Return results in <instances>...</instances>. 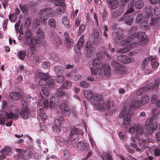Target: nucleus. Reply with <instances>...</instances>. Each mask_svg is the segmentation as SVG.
<instances>
[{
    "instance_id": "1",
    "label": "nucleus",
    "mask_w": 160,
    "mask_h": 160,
    "mask_svg": "<svg viewBox=\"0 0 160 160\" xmlns=\"http://www.w3.org/2000/svg\"><path fill=\"white\" fill-rule=\"evenodd\" d=\"M95 99H93L92 104L95 106L97 109L101 111H104L105 108L108 109L110 107V103L108 101L103 102V97L100 94H95L93 96Z\"/></svg>"
},
{
    "instance_id": "2",
    "label": "nucleus",
    "mask_w": 160,
    "mask_h": 160,
    "mask_svg": "<svg viewBox=\"0 0 160 160\" xmlns=\"http://www.w3.org/2000/svg\"><path fill=\"white\" fill-rule=\"evenodd\" d=\"M155 111H156V110L154 109H152V112L153 114V116L148 118L145 122V125L148 126V132L150 134H152L154 131L157 129L158 127V123L153 121L157 118V115H155Z\"/></svg>"
},
{
    "instance_id": "3",
    "label": "nucleus",
    "mask_w": 160,
    "mask_h": 160,
    "mask_svg": "<svg viewBox=\"0 0 160 160\" xmlns=\"http://www.w3.org/2000/svg\"><path fill=\"white\" fill-rule=\"evenodd\" d=\"M124 108L123 109H122L121 113L119 116L120 118L123 119V126L125 128H127L129 125L131 115L129 111L126 110Z\"/></svg>"
},
{
    "instance_id": "4",
    "label": "nucleus",
    "mask_w": 160,
    "mask_h": 160,
    "mask_svg": "<svg viewBox=\"0 0 160 160\" xmlns=\"http://www.w3.org/2000/svg\"><path fill=\"white\" fill-rule=\"evenodd\" d=\"M15 151L17 153L14 155V158L16 160H25L30 157L29 154H27V151L24 149L16 148Z\"/></svg>"
},
{
    "instance_id": "5",
    "label": "nucleus",
    "mask_w": 160,
    "mask_h": 160,
    "mask_svg": "<svg viewBox=\"0 0 160 160\" xmlns=\"http://www.w3.org/2000/svg\"><path fill=\"white\" fill-rule=\"evenodd\" d=\"M152 10V8L149 7L147 8L146 10L145 11V13L147 14V18L148 20L149 21V24L151 26L154 25L157 21L158 17L153 15Z\"/></svg>"
},
{
    "instance_id": "6",
    "label": "nucleus",
    "mask_w": 160,
    "mask_h": 160,
    "mask_svg": "<svg viewBox=\"0 0 160 160\" xmlns=\"http://www.w3.org/2000/svg\"><path fill=\"white\" fill-rule=\"evenodd\" d=\"M37 78H40L39 84L40 86H44L46 85L47 80L50 78V76L48 74L37 72L36 73Z\"/></svg>"
},
{
    "instance_id": "7",
    "label": "nucleus",
    "mask_w": 160,
    "mask_h": 160,
    "mask_svg": "<svg viewBox=\"0 0 160 160\" xmlns=\"http://www.w3.org/2000/svg\"><path fill=\"white\" fill-rule=\"evenodd\" d=\"M51 8L47 7L41 10L40 12V20L44 25L47 23V20L48 18V12L50 11Z\"/></svg>"
},
{
    "instance_id": "8",
    "label": "nucleus",
    "mask_w": 160,
    "mask_h": 160,
    "mask_svg": "<svg viewBox=\"0 0 160 160\" xmlns=\"http://www.w3.org/2000/svg\"><path fill=\"white\" fill-rule=\"evenodd\" d=\"M61 112L66 117L70 115L71 113V110L68 104L65 103H62L60 106Z\"/></svg>"
},
{
    "instance_id": "9",
    "label": "nucleus",
    "mask_w": 160,
    "mask_h": 160,
    "mask_svg": "<svg viewBox=\"0 0 160 160\" xmlns=\"http://www.w3.org/2000/svg\"><path fill=\"white\" fill-rule=\"evenodd\" d=\"M159 78H156L154 82V84L153 83L148 84L146 87H145L146 92H150L152 90L158 89L159 85Z\"/></svg>"
},
{
    "instance_id": "10",
    "label": "nucleus",
    "mask_w": 160,
    "mask_h": 160,
    "mask_svg": "<svg viewBox=\"0 0 160 160\" xmlns=\"http://www.w3.org/2000/svg\"><path fill=\"white\" fill-rule=\"evenodd\" d=\"M89 41L88 42L85 47L87 49L86 55L88 57L90 58L94 54L95 51V48L91 45L90 43H89Z\"/></svg>"
},
{
    "instance_id": "11",
    "label": "nucleus",
    "mask_w": 160,
    "mask_h": 160,
    "mask_svg": "<svg viewBox=\"0 0 160 160\" xmlns=\"http://www.w3.org/2000/svg\"><path fill=\"white\" fill-rule=\"evenodd\" d=\"M92 64L94 68L98 69V72L100 71L99 73H101L103 71V64L101 63V61L97 58H94L92 62Z\"/></svg>"
},
{
    "instance_id": "12",
    "label": "nucleus",
    "mask_w": 160,
    "mask_h": 160,
    "mask_svg": "<svg viewBox=\"0 0 160 160\" xmlns=\"http://www.w3.org/2000/svg\"><path fill=\"white\" fill-rule=\"evenodd\" d=\"M117 60L124 64H127L132 61L133 59L126 55H120L117 57Z\"/></svg>"
},
{
    "instance_id": "13",
    "label": "nucleus",
    "mask_w": 160,
    "mask_h": 160,
    "mask_svg": "<svg viewBox=\"0 0 160 160\" xmlns=\"http://www.w3.org/2000/svg\"><path fill=\"white\" fill-rule=\"evenodd\" d=\"M50 40L53 43L54 46L58 47L62 43L61 39L60 37L56 34L52 35L50 38Z\"/></svg>"
},
{
    "instance_id": "14",
    "label": "nucleus",
    "mask_w": 160,
    "mask_h": 160,
    "mask_svg": "<svg viewBox=\"0 0 160 160\" xmlns=\"http://www.w3.org/2000/svg\"><path fill=\"white\" fill-rule=\"evenodd\" d=\"M111 65L114 68V70L116 72L118 73L119 71H123L124 66L118 62L116 61H112L111 62Z\"/></svg>"
},
{
    "instance_id": "15",
    "label": "nucleus",
    "mask_w": 160,
    "mask_h": 160,
    "mask_svg": "<svg viewBox=\"0 0 160 160\" xmlns=\"http://www.w3.org/2000/svg\"><path fill=\"white\" fill-rule=\"evenodd\" d=\"M20 114L22 118L26 119L29 117L30 113L29 109L26 107L21 109Z\"/></svg>"
},
{
    "instance_id": "16",
    "label": "nucleus",
    "mask_w": 160,
    "mask_h": 160,
    "mask_svg": "<svg viewBox=\"0 0 160 160\" xmlns=\"http://www.w3.org/2000/svg\"><path fill=\"white\" fill-rule=\"evenodd\" d=\"M156 56H151L148 58V60L151 62L152 67L155 71L158 68L159 65L158 62L156 60Z\"/></svg>"
},
{
    "instance_id": "17",
    "label": "nucleus",
    "mask_w": 160,
    "mask_h": 160,
    "mask_svg": "<svg viewBox=\"0 0 160 160\" xmlns=\"http://www.w3.org/2000/svg\"><path fill=\"white\" fill-rule=\"evenodd\" d=\"M124 9L122 7H120L115 10L112 11L111 13V18H116L120 16L123 13Z\"/></svg>"
},
{
    "instance_id": "18",
    "label": "nucleus",
    "mask_w": 160,
    "mask_h": 160,
    "mask_svg": "<svg viewBox=\"0 0 160 160\" xmlns=\"http://www.w3.org/2000/svg\"><path fill=\"white\" fill-rule=\"evenodd\" d=\"M139 146L136 148V150L141 152L148 147V142L145 139L141 138V141H138Z\"/></svg>"
},
{
    "instance_id": "19",
    "label": "nucleus",
    "mask_w": 160,
    "mask_h": 160,
    "mask_svg": "<svg viewBox=\"0 0 160 160\" xmlns=\"http://www.w3.org/2000/svg\"><path fill=\"white\" fill-rule=\"evenodd\" d=\"M65 41L64 43L66 47L69 49L72 48V47L73 42L71 38H70L68 32L64 33Z\"/></svg>"
},
{
    "instance_id": "20",
    "label": "nucleus",
    "mask_w": 160,
    "mask_h": 160,
    "mask_svg": "<svg viewBox=\"0 0 160 160\" xmlns=\"http://www.w3.org/2000/svg\"><path fill=\"white\" fill-rule=\"evenodd\" d=\"M126 14L125 13L122 16V17L120 18L119 20V21H124L125 23L128 25H131L133 21V18L132 17L128 15L125 16V15Z\"/></svg>"
},
{
    "instance_id": "21",
    "label": "nucleus",
    "mask_w": 160,
    "mask_h": 160,
    "mask_svg": "<svg viewBox=\"0 0 160 160\" xmlns=\"http://www.w3.org/2000/svg\"><path fill=\"white\" fill-rule=\"evenodd\" d=\"M136 38H138L140 42L144 43L148 40L147 36L144 32H139L137 33Z\"/></svg>"
},
{
    "instance_id": "22",
    "label": "nucleus",
    "mask_w": 160,
    "mask_h": 160,
    "mask_svg": "<svg viewBox=\"0 0 160 160\" xmlns=\"http://www.w3.org/2000/svg\"><path fill=\"white\" fill-rule=\"evenodd\" d=\"M118 0H108V7L111 10L116 9L118 6Z\"/></svg>"
},
{
    "instance_id": "23",
    "label": "nucleus",
    "mask_w": 160,
    "mask_h": 160,
    "mask_svg": "<svg viewBox=\"0 0 160 160\" xmlns=\"http://www.w3.org/2000/svg\"><path fill=\"white\" fill-rule=\"evenodd\" d=\"M32 33V32L29 30H27L25 32L24 39L23 40L24 44H28L29 41L31 39Z\"/></svg>"
},
{
    "instance_id": "24",
    "label": "nucleus",
    "mask_w": 160,
    "mask_h": 160,
    "mask_svg": "<svg viewBox=\"0 0 160 160\" xmlns=\"http://www.w3.org/2000/svg\"><path fill=\"white\" fill-rule=\"evenodd\" d=\"M95 94H93L92 91L89 89L85 90L84 91V95L87 99L90 100L91 98H92V100L91 101L92 103L93 101V99L96 98L93 97L94 95Z\"/></svg>"
},
{
    "instance_id": "25",
    "label": "nucleus",
    "mask_w": 160,
    "mask_h": 160,
    "mask_svg": "<svg viewBox=\"0 0 160 160\" xmlns=\"http://www.w3.org/2000/svg\"><path fill=\"white\" fill-rule=\"evenodd\" d=\"M9 95L11 98L13 100L17 101L22 98L21 93L17 92H12Z\"/></svg>"
},
{
    "instance_id": "26",
    "label": "nucleus",
    "mask_w": 160,
    "mask_h": 160,
    "mask_svg": "<svg viewBox=\"0 0 160 160\" xmlns=\"http://www.w3.org/2000/svg\"><path fill=\"white\" fill-rule=\"evenodd\" d=\"M123 38L122 33L119 31L116 32L113 35V40L115 42H118V40H121Z\"/></svg>"
},
{
    "instance_id": "27",
    "label": "nucleus",
    "mask_w": 160,
    "mask_h": 160,
    "mask_svg": "<svg viewBox=\"0 0 160 160\" xmlns=\"http://www.w3.org/2000/svg\"><path fill=\"white\" fill-rule=\"evenodd\" d=\"M103 70L104 71L105 75L109 77L111 75V68L110 66L108 64L103 65Z\"/></svg>"
},
{
    "instance_id": "28",
    "label": "nucleus",
    "mask_w": 160,
    "mask_h": 160,
    "mask_svg": "<svg viewBox=\"0 0 160 160\" xmlns=\"http://www.w3.org/2000/svg\"><path fill=\"white\" fill-rule=\"evenodd\" d=\"M38 105L41 106L43 105V108L47 109L49 106L48 101L47 99L42 98H42L39 103Z\"/></svg>"
},
{
    "instance_id": "29",
    "label": "nucleus",
    "mask_w": 160,
    "mask_h": 160,
    "mask_svg": "<svg viewBox=\"0 0 160 160\" xmlns=\"http://www.w3.org/2000/svg\"><path fill=\"white\" fill-rule=\"evenodd\" d=\"M139 102L138 101H136L133 99L132 100L130 105V110H131V108H133L135 109H138L139 108Z\"/></svg>"
},
{
    "instance_id": "30",
    "label": "nucleus",
    "mask_w": 160,
    "mask_h": 160,
    "mask_svg": "<svg viewBox=\"0 0 160 160\" xmlns=\"http://www.w3.org/2000/svg\"><path fill=\"white\" fill-rule=\"evenodd\" d=\"M125 147L127 149L128 151L130 153H133L134 152L133 149L136 148L137 146L135 143H130V146L128 144H126Z\"/></svg>"
},
{
    "instance_id": "31",
    "label": "nucleus",
    "mask_w": 160,
    "mask_h": 160,
    "mask_svg": "<svg viewBox=\"0 0 160 160\" xmlns=\"http://www.w3.org/2000/svg\"><path fill=\"white\" fill-rule=\"evenodd\" d=\"M62 22L66 28H71L72 26V24H70L69 18L67 17H64L62 18Z\"/></svg>"
},
{
    "instance_id": "32",
    "label": "nucleus",
    "mask_w": 160,
    "mask_h": 160,
    "mask_svg": "<svg viewBox=\"0 0 160 160\" xmlns=\"http://www.w3.org/2000/svg\"><path fill=\"white\" fill-rule=\"evenodd\" d=\"M40 42V39L38 38L35 37L34 38H31L28 44H31L32 45L36 46L37 44H39Z\"/></svg>"
},
{
    "instance_id": "33",
    "label": "nucleus",
    "mask_w": 160,
    "mask_h": 160,
    "mask_svg": "<svg viewBox=\"0 0 160 160\" xmlns=\"http://www.w3.org/2000/svg\"><path fill=\"white\" fill-rule=\"evenodd\" d=\"M136 27L132 26L129 30V34L132 38L133 37L135 38L136 35H137V33L136 32Z\"/></svg>"
},
{
    "instance_id": "34",
    "label": "nucleus",
    "mask_w": 160,
    "mask_h": 160,
    "mask_svg": "<svg viewBox=\"0 0 160 160\" xmlns=\"http://www.w3.org/2000/svg\"><path fill=\"white\" fill-rule=\"evenodd\" d=\"M48 25L50 27L53 29H55L56 28V21L52 18L49 19L48 21Z\"/></svg>"
},
{
    "instance_id": "35",
    "label": "nucleus",
    "mask_w": 160,
    "mask_h": 160,
    "mask_svg": "<svg viewBox=\"0 0 160 160\" xmlns=\"http://www.w3.org/2000/svg\"><path fill=\"white\" fill-rule=\"evenodd\" d=\"M7 118L8 119H17L19 116L18 114L16 112H10L7 113Z\"/></svg>"
},
{
    "instance_id": "36",
    "label": "nucleus",
    "mask_w": 160,
    "mask_h": 160,
    "mask_svg": "<svg viewBox=\"0 0 160 160\" xmlns=\"http://www.w3.org/2000/svg\"><path fill=\"white\" fill-rule=\"evenodd\" d=\"M36 37L39 39H42L44 38V32L42 29L39 28L36 31Z\"/></svg>"
},
{
    "instance_id": "37",
    "label": "nucleus",
    "mask_w": 160,
    "mask_h": 160,
    "mask_svg": "<svg viewBox=\"0 0 160 160\" xmlns=\"http://www.w3.org/2000/svg\"><path fill=\"white\" fill-rule=\"evenodd\" d=\"M84 41V36L82 35L79 39L76 46L78 48L81 49L83 46Z\"/></svg>"
},
{
    "instance_id": "38",
    "label": "nucleus",
    "mask_w": 160,
    "mask_h": 160,
    "mask_svg": "<svg viewBox=\"0 0 160 160\" xmlns=\"http://www.w3.org/2000/svg\"><path fill=\"white\" fill-rule=\"evenodd\" d=\"M131 48V46L130 45H127L126 47L121 48L118 50V52L119 53H125L129 51Z\"/></svg>"
},
{
    "instance_id": "39",
    "label": "nucleus",
    "mask_w": 160,
    "mask_h": 160,
    "mask_svg": "<svg viewBox=\"0 0 160 160\" xmlns=\"http://www.w3.org/2000/svg\"><path fill=\"white\" fill-rule=\"evenodd\" d=\"M77 147L78 149L80 150H85L87 147L85 143L80 141L77 143Z\"/></svg>"
},
{
    "instance_id": "40",
    "label": "nucleus",
    "mask_w": 160,
    "mask_h": 160,
    "mask_svg": "<svg viewBox=\"0 0 160 160\" xmlns=\"http://www.w3.org/2000/svg\"><path fill=\"white\" fill-rule=\"evenodd\" d=\"M50 91L49 89L46 87H42V92H40V94L42 95V93L46 97L48 96L49 95Z\"/></svg>"
},
{
    "instance_id": "41",
    "label": "nucleus",
    "mask_w": 160,
    "mask_h": 160,
    "mask_svg": "<svg viewBox=\"0 0 160 160\" xmlns=\"http://www.w3.org/2000/svg\"><path fill=\"white\" fill-rule=\"evenodd\" d=\"M11 151V148L8 146H6L0 151V152L4 155H8Z\"/></svg>"
},
{
    "instance_id": "42",
    "label": "nucleus",
    "mask_w": 160,
    "mask_h": 160,
    "mask_svg": "<svg viewBox=\"0 0 160 160\" xmlns=\"http://www.w3.org/2000/svg\"><path fill=\"white\" fill-rule=\"evenodd\" d=\"M80 134V132L78 128H74L70 132V134L69 136V138L72 139V137L74 135H77ZM70 139L68 140H69Z\"/></svg>"
},
{
    "instance_id": "43",
    "label": "nucleus",
    "mask_w": 160,
    "mask_h": 160,
    "mask_svg": "<svg viewBox=\"0 0 160 160\" xmlns=\"http://www.w3.org/2000/svg\"><path fill=\"white\" fill-rule=\"evenodd\" d=\"M54 72L57 74H59L62 73L64 70L63 68L59 66H56L54 67Z\"/></svg>"
},
{
    "instance_id": "44",
    "label": "nucleus",
    "mask_w": 160,
    "mask_h": 160,
    "mask_svg": "<svg viewBox=\"0 0 160 160\" xmlns=\"http://www.w3.org/2000/svg\"><path fill=\"white\" fill-rule=\"evenodd\" d=\"M133 3L134 2L131 1L129 3L128 6V9L126 12H125V14H128L133 12L134 10L133 9L134 6Z\"/></svg>"
},
{
    "instance_id": "45",
    "label": "nucleus",
    "mask_w": 160,
    "mask_h": 160,
    "mask_svg": "<svg viewBox=\"0 0 160 160\" xmlns=\"http://www.w3.org/2000/svg\"><path fill=\"white\" fill-rule=\"evenodd\" d=\"M144 2L142 0H139L137 1L135 4V7L138 9L142 8L144 6Z\"/></svg>"
},
{
    "instance_id": "46",
    "label": "nucleus",
    "mask_w": 160,
    "mask_h": 160,
    "mask_svg": "<svg viewBox=\"0 0 160 160\" xmlns=\"http://www.w3.org/2000/svg\"><path fill=\"white\" fill-rule=\"evenodd\" d=\"M64 120L63 118L62 117H60L58 118L55 120L54 123L56 125L60 127L61 124Z\"/></svg>"
},
{
    "instance_id": "47",
    "label": "nucleus",
    "mask_w": 160,
    "mask_h": 160,
    "mask_svg": "<svg viewBox=\"0 0 160 160\" xmlns=\"http://www.w3.org/2000/svg\"><path fill=\"white\" fill-rule=\"evenodd\" d=\"M148 26V23L146 20H142L140 23V27L142 28L147 29Z\"/></svg>"
},
{
    "instance_id": "48",
    "label": "nucleus",
    "mask_w": 160,
    "mask_h": 160,
    "mask_svg": "<svg viewBox=\"0 0 160 160\" xmlns=\"http://www.w3.org/2000/svg\"><path fill=\"white\" fill-rule=\"evenodd\" d=\"M149 99V97L148 95H145L141 98L140 102L143 104H145L148 103Z\"/></svg>"
},
{
    "instance_id": "49",
    "label": "nucleus",
    "mask_w": 160,
    "mask_h": 160,
    "mask_svg": "<svg viewBox=\"0 0 160 160\" xmlns=\"http://www.w3.org/2000/svg\"><path fill=\"white\" fill-rule=\"evenodd\" d=\"M71 86V82L69 81H66L63 83L62 88L64 89H69Z\"/></svg>"
},
{
    "instance_id": "50",
    "label": "nucleus",
    "mask_w": 160,
    "mask_h": 160,
    "mask_svg": "<svg viewBox=\"0 0 160 160\" xmlns=\"http://www.w3.org/2000/svg\"><path fill=\"white\" fill-rule=\"evenodd\" d=\"M133 38L131 37H128L127 39L122 40L121 41V44L122 46L125 45H128V44L132 41Z\"/></svg>"
},
{
    "instance_id": "51",
    "label": "nucleus",
    "mask_w": 160,
    "mask_h": 160,
    "mask_svg": "<svg viewBox=\"0 0 160 160\" xmlns=\"http://www.w3.org/2000/svg\"><path fill=\"white\" fill-rule=\"evenodd\" d=\"M26 55V52L25 51L22 50L19 52L18 53V57L21 60L24 59Z\"/></svg>"
},
{
    "instance_id": "52",
    "label": "nucleus",
    "mask_w": 160,
    "mask_h": 160,
    "mask_svg": "<svg viewBox=\"0 0 160 160\" xmlns=\"http://www.w3.org/2000/svg\"><path fill=\"white\" fill-rule=\"evenodd\" d=\"M46 85L49 88H53L55 87V82L53 79H50L47 81Z\"/></svg>"
},
{
    "instance_id": "53",
    "label": "nucleus",
    "mask_w": 160,
    "mask_h": 160,
    "mask_svg": "<svg viewBox=\"0 0 160 160\" xmlns=\"http://www.w3.org/2000/svg\"><path fill=\"white\" fill-rule=\"evenodd\" d=\"M50 56L52 60H54L56 62H58L59 61V58L54 52H51Z\"/></svg>"
},
{
    "instance_id": "54",
    "label": "nucleus",
    "mask_w": 160,
    "mask_h": 160,
    "mask_svg": "<svg viewBox=\"0 0 160 160\" xmlns=\"http://www.w3.org/2000/svg\"><path fill=\"white\" fill-rule=\"evenodd\" d=\"M86 28V26L85 24H82L79 27V30L78 32V35H81Z\"/></svg>"
},
{
    "instance_id": "55",
    "label": "nucleus",
    "mask_w": 160,
    "mask_h": 160,
    "mask_svg": "<svg viewBox=\"0 0 160 160\" xmlns=\"http://www.w3.org/2000/svg\"><path fill=\"white\" fill-rule=\"evenodd\" d=\"M63 0H55L54 4L56 6H65V3L63 2Z\"/></svg>"
},
{
    "instance_id": "56",
    "label": "nucleus",
    "mask_w": 160,
    "mask_h": 160,
    "mask_svg": "<svg viewBox=\"0 0 160 160\" xmlns=\"http://www.w3.org/2000/svg\"><path fill=\"white\" fill-rule=\"evenodd\" d=\"M145 92H146L145 87H142L137 90L136 94L137 96H140Z\"/></svg>"
},
{
    "instance_id": "57",
    "label": "nucleus",
    "mask_w": 160,
    "mask_h": 160,
    "mask_svg": "<svg viewBox=\"0 0 160 160\" xmlns=\"http://www.w3.org/2000/svg\"><path fill=\"white\" fill-rule=\"evenodd\" d=\"M65 6H61L57 8V12L58 14L60 15L64 12L65 10L64 7Z\"/></svg>"
},
{
    "instance_id": "58",
    "label": "nucleus",
    "mask_w": 160,
    "mask_h": 160,
    "mask_svg": "<svg viewBox=\"0 0 160 160\" xmlns=\"http://www.w3.org/2000/svg\"><path fill=\"white\" fill-rule=\"evenodd\" d=\"M153 155L155 157H159L160 156V146L154 149L153 151Z\"/></svg>"
},
{
    "instance_id": "59",
    "label": "nucleus",
    "mask_w": 160,
    "mask_h": 160,
    "mask_svg": "<svg viewBox=\"0 0 160 160\" xmlns=\"http://www.w3.org/2000/svg\"><path fill=\"white\" fill-rule=\"evenodd\" d=\"M137 132L138 134L140 135L143 132L142 126L141 124H138L136 126V128Z\"/></svg>"
},
{
    "instance_id": "60",
    "label": "nucleus",
    "mask_w": 160,
    "mask_h": 160,
    "mask_svg": "<svg viewBox=\"0 0 160 160\" xmlns=\"http://www.w3.org/2000/svg\"><path fill=\"white\" fill-rule=\"evenodd\" d=\"M8 17L10 21L13 22L16 20L17 16L16 13H12L9 15Z\"/></svg>"
},
{
    "instance_id": "61",
    "label": "nucleus",
    "mask_w": 160,
    "mask_h": 160,
    "mask_svg": "<svg viewBox=\"0 0 160 160\" xmlns=\"http://www.w3.org/2000/svg\"><path fill=\"white\" fill-rule=\"evenodd\" d=\"M56 81L58 83H61L63 82L64 80V78L62 75H58L56 78Z\"/></svg>"
},
{
    "instance_id": "62",
    "label": "nucleus",
    "mask_w": 160,
    "mask_h": 160,
    "mask_svg": "<svg viewBox=\"0 0 160 160\" xmlns=\"http://www.w3.org/2000/svg\"><path fill=\"white\" fill-rule=\"evenodd\" d=\"M57 92L58 95L60 97L62 98L65 96V92L61 88H58L57 90Z\"/></svg>"
},
{
    "instance_id": "63",
    "label": "nucleus",
    "mask_w": 160,
    "mask_h": 160,
    "mask_svg": "<svg viewBox=\"0 0 160 160\" xmlns=\"http://www.w3.org/2000/svg\"><path fill=\"white\" fill-rule=\"evenodd\" d=\"M108 16V12L107 11L106 9H103V11L102 13V18L103 21H105Z\"/></svg>"
},
{
    "instance_id": "64",
    "label": "nucleus",
    "mask_w": 160,
    "mask_h": 160,
    "mask_svg": "<svg viewBox=\"0 0 160 160\" xmlns=\"http://www.w3.org/2000/svg\"><path fill=\"white\" fill-rule=\"evenodd\" d=\"M19 7L23 12H26L28 11V6L27 5H20Z\"/></svg>"
}]
</instances>
